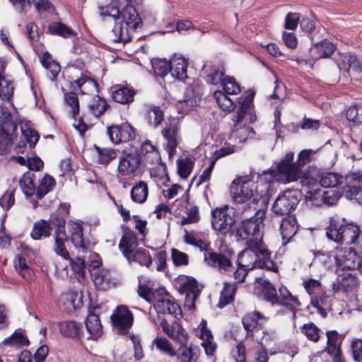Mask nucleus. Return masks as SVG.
Wrapping results in <instances>:
<instances>
[{"label":"nucleus","instance_id":"43","mask_svg":"<svg viewBox=\"0 0 362 362\" xmlns=\"http://www.w3.org/2000/svg\"><path fill=\"white\" fill-rule=\"evenodd\" d=\"M14 267L16 272L27 281L34 279L35 273L33 269L28 264L26 259L18 256L14 260Z\"/></svg>","mask_w":362,"mask_h":362},{"label":"nucleus","instance_id":"26","mask_svg":"<svg viewBox=\"0 0 362 362\" xmlns=\"http://www.w3.org/2000/svg\"><path fill=\"white\" fill-rule=\"evenodd\" d=\"M71 87L74 90L78 89L81 94L93 93L98 92L99 88L96 81L85 74H81L80 78L74 80Z\"/></svg>","mask_w":362,"mask_h":362},{"label":"nucleus","instance_id":"59","mask_svg":"<svg viewBox=\"0 0 362 362\" xmlns=\"http://www.w3.org/2000/svg\"><path fill=\"white\" fill-rule=\"evenodd\" d=\"M346 116L347 119L354 124H362V104L350 107L346 111Z\"/></svg>","mask_w":362,"mask_h":362},{"label":"nucleus","instance_id":"44","mask_svg":"<svg viewBox=\"0 0 362 362\" xmlns=\"http://www.w3.org/2000/svg\"><path fill=\"white\" fill-rule=\"evenodd\" d=\"M163 112L159 106L149 105L145 114V119L149 126L157 128L163 120Z\"/></svg>","mask_w":362,"mask_h":362},{"label":"nucleus","instance_id":"49","mask_svg":"<svg viewBox=\"0 0 362 362\" xmlns=\"http://www.w3.org/2000/svg\"><path fill=\"white\" fill-rule=\"evenodd\" d=\"M54 251L57 255L61 256L64 259H70V255L66 248L65 243L67 241V235L66 233H59L54 234Z\"/></svg>","mask_w":362,"mask_h":362},{"label":"nucleus","instance_id":"47","mask_svg":"<svg viewBox=\"0 0 362 362\" xmlns=\"http://www.w3.org/2000/svg\"><path fill=\"white\" fill-rule=\"evenodd\" d=\"M34 179L35 175L32 173L27 172L23 175L19 181L21 189L27 197H30L37 192Z\"/></svg>","mask_w":362,"mask_h":362},{"label":"nucleus","instance_id":"5","mask_svg":"<svg viewBox=\"0 0 362 362\" xmlns=\"http://www.w3.org/2000/svg\"><path fill=\"white\" fill-rule=\"evenodd\" d=\"M254 216L241 221L236 229L237 241H246L247 243L264 244L262 229L264 228V211L257 209Z\"/></svg>","mask_w":362,"mask_h":362},{"label":"nucleus","instance_id":"18","mask_svg":"<svg viewBox=\"0 0 362 362\" xmlns=\"http://www.w3.org/2000/svg\"><path fill=\"white\" fill-rule=\"evenodd\" d=\"M327 346L324 350L329 356H332L335 361L341 360V345L344 337L339 334L336 330L326 332Z\"/></svg>","mask_w":362,"mask_h":362},{"label":"nucleus","instance_id":"1","mask_svg":"<svg viewBox=\"0 0 362 362\" xmlns=\"http://www.w3.org/2000/svg\"><path fill=\"white\" fill-rule=\"evenodd\" d=\"M230 194L233 202L240 204L236 210L243 216L252 215L258 209L260 196L252 182L243 181L240 177L234 180L230 185Z\"/></svg>","mask_w":362,"mask_h":362},{"label":"nucleus","instance_id":"7","mask_svg":"<svg viewBox=\"0 0 362 362\" xmlns=\"http://www.w3.org/2000/svg\"><path fill=\"white\" fill-rule=\"evenodd\" d=\"M223 90H216L214 97L216 103L223 111L231 112L235 107V102L229 95H236L241 91L240 85L232 76H226L221 84Z\"/></svg>","mask_w":362,"mask_h":362},{"label":"nucleus","instance_id":"12","mask_svg":"<svg viewBox=\"0 0 362 362\" xmlns=\"http://www.w3.org/2000/svg\"><path fill=\"white\" fill-rule=\"evenodd\" d=\"M179 130V120L175 117L169 119L162 130V135L166 141L165 150L170 158L175 155L176 148L180 141Z\"/></svg>","mask_w":362,"mask_h":362},{"label":"nucleus","instance_id":"22","mask_svg":"<svg viewBox=\"0 0 362 362\" xmlns=\"http://www.w3.org/2000/svg\"><path fill=\"white\" fill-rule=\"evenodd\" d=\"M201 355L200 348L194 344L187 345V342L180 344L176 351L179 362H197Z\"/></svg>","mask_w":362,"mask_h":362},{"label":"nucleus","instance_id":"35","mask_svg":"<svg viewBox=\"0 0 362 362\" xmlns=\"http://www.w3.org/2000/svg\"><path fill=\"white\" fill-rule=\"evenodd\" d=\"M52 227L50 223L45 219H40L34 223L30 236L33 240H40L51 235Z\"/></svg>","mask_w":362,"mask_h":362},{"label":"nucleus","instance_id":"51","mask_svg":"<svg viewBox=\"0 0 362 362\" xmlns=\"http://www.w3.org/2000/svg\"><path fill=\"white\" fill-rule=\"evenodd\" d=\"M64 99L66 106L71 108L70 114L72 118H75L79 113V100L74 91L66 92L64 94Z\"/></svg>","mask_w":362,"mask_h":362},{"label":"nucleus","instance_id":"28","mask_svg":"<svg viewBox=\"0 0 362 362\" xmlns=\"http://www.w3.org/2000/svg\"><path fill=\"white\" fill-rule=\"evenodd\" d=\"M135 90L129 86L117 85L112 93L114 101L121 104H129L134 101Z\"/></svg>","mask_w":362,"mask_h":362},{"label":"nucleus","instance_id":"62","mask_svg":"<svg viewBox=\"0 0 362 362\" xmlns=\"http://www.w3.org/2000/svg\"><path fill=\"white\" fill-rule=\"evenodd\" d=\"M153 69L157 76H165L170 69V61L165 59H155L151 62Z\"/></svg>","mask_w":362,"mask_h":362},{"label":"nucleus","instance_id":"42","mask_svg":"<svg viewBox=\"0 0 362 362\" xmlns=\"http://www.w3.org/2000/svg\"><path fill=\"white\" fill-rule=\"evenodd\" d=\"M360 232L361 230L358 225L354 223H346L344 228V233H342L343 235L340 243L348 245L356 243L357 238L359 237Z\"/></svg>","mask_w":362,"mask_h":362},{"label":"nucleus","instance_id":"13","mask_svg":"<svg viewBox=\"0 0 362 362\" xmlns=\"http://www.w3.org/2000/svg\"><path fill=\"white\" fill-rule=\"evenodd\" d=\"M233 252L228 251L227 254L223 255L212 250H208L204 254L205 263L212 267L217 269L221 273L230 275L233 272V265L230 259Z\"/></svg>","mask_w":362,"mask_h":362},{"label":"nucleus","instance_id":"57","mask_svg":"<svg viewBox=\"0 0 362 362\" xmlns=\"http://www.w3.org/2000/svg\"><path fill=\"white\" fill-rule=\"evenodd\" d=\"M15 132L0 128V154L9 151L12 145V136Z\"/></svg>","mask_w":362,"mask_h":362},{"label":"nucleus","instance_id":"33","mask_svg":"<svg viewBox=\"0 0 362 362\" xmlns=\"http://www.w3.org/2000/svg\"><path fill=\"white\" fill-rule=\"evenodd\" d=\"M40 62L43 67L49 71V74L47 76L52 81H54L61 71L59 64L54 60L51 54L47 52L42 54L40 58Z\"/></svg>","mask_w":362,"mask_h":362},{"label":"nucleus","instance_id":"19","mask_svg":"<svg viewBox=\"0 0 362 362\" xmlns=\"http://www.w3.org/2000/svg\"><path fill=\"white\" fill-rule=\"evenodd\" d=\"M111 320L113 325L119 330L125 331L132 325L133 315L127 307L120 305L111 315Z\"/></svg>","mask_w":362,"mask_h":362},{"label":"nucleus","instance_id":"64","mask_svg":"<svg viewBox=\"0 0 362 362\" xmlns=\"http://www.w3.org/2000/svg\"><path fill=\"white\" fill-rule=\"evenodd\" d=\"M350 351L356 362H362V339H353L350 344Z\"/></svg>","mask_w":362,"mask_h":362},{"label":"nucleus","instance_id":"38","mask_svg":"<svg viewBox=\"0 0 362 362\" xmlns=\"http://www.w3.org/2000/svg\"><path fill=\"white\" fill-rule=\"evenodd\" d=\"M0 128L6 129L10 132H16L17 122L15 116L5 105H0Z\"/></svg>","mask_w":362,"mask_h":362},{"label":"nucleus","instance_id":"46","mask_svg":"<svg viewBox=\"0 0 362 362\" xmlns=\"http://www.w3.org/2000/svg\"><path fill=\"white\" fill-rule=\"evenodd\" d=\"M13 81L0 74V98L10 101L14 93Z\"/></svg>","mask_w":362,"mask_h":362},{"label":"nucleus","instance_id":"25","mask_svg":"<svg viewBox=\"0 0 362 362\" xmlns=\"http://www.w3.org/2000/svg\"><path fill=\"white\" fill-rule=\"evenodd\" d=\"M346 223L344 219L332 217L329 226L326 228L327 238L337 243H340Z\"/></svg>","mask_w":362,"mask_h":362},{"label":"nucleus","instance_id":"24","mask_svg":"<svg viewBox=\"0 0 362 362\" xmlns=\"http://www.w3.org/2000/svg\"><path fill=\"white\" fill-rule=\"evenodd\" d=\"M337 279L333 283V289L335 291H349L355 287L357 284L356 274L350 271L337 272Z\"/></svg>","mask_w":362,"mask_h":362},{"label":"nucleus","instance_id":"60","mask_svg":"<svg viewBox=\"0 0 362 362\" xmlns=\"http://www.w3.org/2000/svg\"><path fill=\"white\" fill-rule=\"evenodd\" d=\"M301 332L313 342H317L320 339V329L313 322L305 324L301 328Z\"/></svg>","mask_w":362,"mask_h":362},{"label":"nucleus","instance_id":"4","mask_svg":"<svg viewBox=\"0 0 362 362\" xmlns=\"http://www.w3.org/2000/svg\"><path fill=\"white\" fill-rule=\"evenodd\" d=\"M138 293L147 302H154V308L158 313L169 314L176 319L182 317L181 308L168 296V293L163 288L153 290L145 284H139Z\"/></svg>","mask_w":362,"mask_h":362},{"label":"nucleus","instance_id":"56","mask_svg":"<svg viewBox=\"0 0 362 362\" xmlns=\"http://www.w3.org/2000/svg\"><path fill=\"white\" fill-rule=\"evenodd\" d=\"M48 30L50 33L62 36L64 37L75 35V33L73 30L68 28L66 25L61 22L52 23L49 25Z\"/></svg>","mask_w":362,"mask_h":362},{"label":"nucleus","instance_id":"54","mask_svg":"<svg viewBox=\"0 0 362 362\" xmlns=\"http://www.w3.org/2000/svg\"><path fill=\"white\" fill-rule=\"evenodd\" d=\"M156 349L162 353L170 357L175 356L176 351L174 349L172 343L165 338L157 337L153 341Z\"/></svg>","mask_w":362,"mask_h":362},{"label":"nucleus","instance_id":"31","mask_svg":"<svg viewBox=\"0 0 362 362\" xmlns=\"http://www.w3.org/2000/svg\"><path fill=\"white\" fill-rule=\"evenodd\" d=\"M266 320V317L258 311L247 313L243 317L242 322L247 332V335L261 328L262 322L259 320Z\"/></svg>","mask_w":362,"mask_h":362},{"label":"nucleus","instance_id":"32","mask_svg":"<svg viewBox=\"0 0 362 362\" xmlns=\"http://www.w3.org/2000/svg\"><path fill=\"white\" fill-rule=\"evenodd\" d=\"M280 230L283 240L288 242L298 230V223L296 218L288 216L283 218L280 226Z\"/></svg>","mask_w":362,"mask_h":362},{"label":"nucleus","instance_id":"63","mask_svg":"<svg viewBox=\"0 0 362 362\" xmlns=\"http://www.w3.org/2000/svg\"><path fill=\"white\" fill-rule=\"evenodd\" d=\"M193 168V163L189 158L179 159L177 160V172L182 178H187L191 173Z\"/></svg>","mask_w":362,"mask_h":362},{"label":"nucleus","instance_id":"30","mask_svg":"<svg viewBox=\"0 0 362 362\" xmlns=\"http://www.w3.org/2000/svg\"><path fill=\"white\" fill-rule=\"evenodd\" d=\"M187 60L182 57H173L170 60L171 75L179 80H184L187 78Z\"/></svg>","mask_w":362,"mask_h":362},{"label":"nucleus","instance_id":"45","mask_svg":"<svg viewBox=\"0 0 362 362\" xmlns=\"http://www.w3.org/2000/svg\"><path fill=\"white\" fill-rule=\"evenodd\" d=\"M195 105H197V99L194 90L192 87H187L183 99L178 101L177 108L180 110L181 112L187 113Z\"/></svg>","mask_w":362,"mask_h":362},{"label":"nucleus","instance_id":"53","mask_svg":"<svg viewBox=\"0 0 362 362\" xmlns=\"http://www.w3.org/2000/svg\"><path fill=\"white\" fill-rule=\"evenodd\" d=\"M98 158V163L103 165H107L111 160L115 159L117 156V151L112 148H100L95 146Z\"/></svg>","mask_w":362,"mask_h":362},{"label":"nucleus","instance_id":"34","mask_svg":"<svg viewBox=\"0 0 362 362\" xmlns=\"http://www.w3.org/2000/svg\"><path fill=\"white\" fill-rule=\"evenodd\" d=\"M109 105L105 99L99 96H93L88 104V110L90 115L95 118H99L107 110Z\"/></svg>","mask_w":362,"mask_h":362},{"label":"nucleus","instance_id":"3","mask_svg":"<svg viewBox=\"0 0 362 362\" xmlns=\"http://www.w3.org/2000/svg\"><path fill=\"white\" fill-rule=\"evenodd\" d=\"M247 247L238 255L237 264L251 270L255 267L278 272V267L271 259L264 244L247 243Z\"/></svg>","mask_w":362,"mask_h":362},{"label":"nucleus","instance_id":"48","mask_svg":"<svg viewBox=\"0 0 362 362\" xmlns=\"http://www.w3.org/2000/svg\"><path fill=\"white\" fill-rule=\"evenodd\" d=\"M237 288L236 283H223V288L221 292L219 300L220 307H223L234 300Z\"/></svg>","mask_w":362,"mask_h":362},{"label":"nucleus","instance_id":"27","mask_svg":"<svg viewBox=\"0 0 362 362\" xmlns=\"http://www.w3.org/2000/svg\"><path fill=\"white\" fill-rule=\"evenodd\" d=\"M201 335L202 339L201 345L204 349L206 356H212L216 350L217 345L214 341V337L211 332L206 328V321L202 320L201 322Z\"/></svg>","mask_w":362,"mask_h":362},{"label":"nucleus","instance_id":"2","mask_svg":"<svg viewBox=\"0 0 362 362\" xmlns=\"http://www.w3.org/2000/svg\"><path fill=\"white\" fill-rule=\"evenodd\" d=\"M115 23L111 33L110 40L115 43H126L132 38L133 33L142 25L141 20L136 8L132 5H127L122 8L119 17Z\"/></svg>","mask_w":362,"mask_h":362},{"label":"nucleus","instance_id":"61","mask_svg":"<svg viewBox=\"0 0 362 362\" xmlns=\"http://www.w3.org/2000/svg\"><path fill=\"white\" fill-rule=\"evenodd\" d=\"M108 272H99L94 274V283L100 289L106 290L113 283L110 281Z\"/></svg>","mask_w":362,"mask_h":362},{"label":"nucleus","instance_id":"17","mask_svg":"<svg viewBox=\"0 0 362 362\" xmlns=\"http://www.w3.org/2000/svg\"><path fill=\"white\" fill-rule=\"evenodd\" d=\"M107 134L110 140L115 144L132 141L136 136L135 129L129 123L108 127Z\"/></svg>","mask_w":362,"mask_h":362},{"label":"nucleus","instance_id":"8","mask_svg":"<svg viewBox=\"0 0 362 362\" xmlns=\"http://www.w3.org/2000/svg\"><path fill=\"white\" fill-rule=\"evenodd\" d=\"M235 211L228 206L216 208L211 211V226L214 230L226 235L233 233V226L236 221Z\"/></svg>","mask_w":362,"mask_h":362},{"label":"nucleus","instance_id":"58","mask_svg":"<svg viewBox=\"0 0 362 362\" xmlns=\"http://www.w3.org/2000/svg\"><path fill=\"white\" fill-rule=\"evenodd\" d=\"M315 48L318 54L317 57L326 58L329 57L333 53L334 50V45L333 43L325 40L316 43Z\"/></svg>","mask_w":362,"mask_h":362},{"label":"nucleus","instance_id":"29","mask_svg":"<svg viewBox=\"0 0 362 362\" xmlns=\"http://www.w3.org/2000/svg\"><path fill=\"white\" fill-rule=\"evenodd\" d=\"M69 232L70 238L76 248L86 249V245L83 239V227L77 221H69L68 222Z\"/></svg>","mask_w":362,"mask_h":362},{"label":"nucleus","instance_id":"15","mask_svg":"<svg viewBox=\"0 0 362 362\" xmlns=\"http://www.w3.org/2000/svg\"><path fill=\"white\" fill-rule=\"evenodd\" d=\"M306 199L310 200L313 205L320 206L322 204L327 206H334L337 204L341 193L337 189L314 190L307 192Z\"/></svg>","mask_w":362,"mask_h":362},{"label":"nucleus","instance_id":"6","mask_svg":"<svg viewBox=\"0 0 362 362\" xmlns=\"http://www.w3.org/2000/svg\"><path fill=\"white\" fill-rule=\"evenodd\" d=\"M279 295L276 288L272 285L265 290H262L264 299L272 305H279L286 307L292 313V317H296V312L300 303L296 296L292 295L288 289L284 285L279 288Z\"/></svg>","mask_w":362,"mask_h":362},{"label":"nucleus","instance_id":"20","mask_svg":"<svg viewBox=\"0 0 362 362\" xmlns=\"http://www.w3.org/2000/svg\"><path fill=\"white\" fill-rule=\"evenodd\" d=\"M179 291L185 295V306L189 310L194 308L195 301L201 292L197 281L189 279L180 286Z\"/></svg>","mask_w":362,"mask_h":362},{"label":"nucleus","instance_id":"55","mask_svg":"<svg viewBox=\"0 0 362 362\" xmlns=\"http://www.w3.org/2000/svg\"><path fill=\"white\" fill-rule=\"evenodd\" d=\"M20 126L22 135L24 136L27 142L29 144L30 147H34L39 139L38 134L36 131L33 129L26 122H21Z\"/></svg>","mask_w":362,"mask_h":362},{"label":"nucleus","instance_id":"52","mask_svg":"<svg viewBox=\"0 0 362 362\" xmlns=\"http://www.w3.org/2000/svg\"><path fill=\"white\" fill-rule=\"evenodd\" d=\"M55 185L54 179L50 175H45L42 180L37 189L36 197L37 199H42L48 192L52 190Z\"/></svg>","mask_w":362,"mask_h":362},{"label":"nucleus","instance_id":"37","mask_svg":"<svg viewBox=\"0 0 362 362\" xmlns=\"http://www.w3.org/2000/svg\"><path fill=\"white\" fill-rule=\"evenodd\" d=\"M30 344L28 337L23 332L16 330L10 337L6 338L2 341L3 346L13 347L16 349H21Z\"/></svg>","mask_w":362,"mask_h":362},{"label":"nucleus","instance_id":"14","mask_svg":"<svg viewBox=\"0 0 362 362\" xmlns=\"http://www.w3.org/2000/svg\"><path fill=\"white\" fill-rule=\"evenodd\" d=\"M337 66L340 70L347 72L351 80L362 79V64L356 55L351 53L341 54Z\"/></svg>","mask_w":362,"mask_h":362},{"label":"nucleus","instance_id":"40","mask_svg":"<svg viewBox=\"0 0 362 362\" xmlns=\"http://www.w3.org/2000/svg\"><path fill=\"white\" fill-rule=\"evenodd\" d=\"M148 187L144 181H138L131 189V198L136 203H144L148 198Z\"/></svg>","mask_w":362,"mask_h":362},{"label":"nucleus","instance_id":"39","mask_svg":"<svg viewBox=\"0 0 362 362\" xmlns=\"http://www.w3.org/2000/svg\"><path fill=\"white\" fill-rule=\"evenodd\" d=\"M86 327L87 331L90 334V338L95 340L102 335V325L99 317L94 314L90 313L86 319Z\"/></svg>","mask_w":362,"mask_h":362},{"label":"nucleus","instance_id":"11","mask_svg":"<svg viewBox=\"0 0 362 362\" xmlns=\"http://www.w3.org/2000/svg\"><path fill=\"white\" fill-rule=\"evenodd\" d=\"M334 259L337 272L358 270L362 273V259L351 247H345L337 252Z\"/></svg>","mask_w":362,"mask_h":362},{"label":"nucleus","instance_id":"16","mask_svg":"<svg viewBox=\"0 0 362 362\" xmlns=\"http://www.w3.org/2000/svg\"><path fill=\"white\" fill-rule=\"evenodd\" d=\"M141 163V156L139 153H125L119 159L118 173L122 176H135L139 171Z\"/></svg>","mask_w":362,"mask_h":362},{"label":"nucleus","instance_id":"10","mask_svg":"<svg viewBox=\"0 0 362 362\" xmlns=\"http://www.w3.org/2000/svg\"><path fill=\"white\" fill-rule=\"evenodd\" d=\"M294 153H287L276 164V169L279 174L277 180L284 184L297 181L301 176L300 170L296 162L293 161Z\"/></svg>","mask_w":362,"mask_h":362},{"label":"nucleus","instance_id":"21","mask_svg":"<svg viewBox=\"0 0 362 362\" xmlns=\"http://www.w3.org/2000/svg\"><path fill=\"white\" fill-rule=\"evenodd\" d=\"M139 242L136 234L130 230H125L120 239L118 247L127 259L138 249Z\"/></svg>","mask_w":362,"mask_h":362},{"label":"nucleus","instance_id":"36","mask_svg":"<svg viewBox=\"0 0 362 362\" xmlns=\"http://www.w3.org/2000/svg\"><path fill=\"white\" fill-rule=\"evenodd\" d=\"M60 333L69 338L80 337L82 325L74 321L62 322L58 325Z\"/></svg>","mask_w":362,"mask_h":362},{"label":"nucleus","instance_id":"50","mask_svg":"<svg viewBox=\"0 0 362 362\" xmlns=\"http://www.w3.org/2000/svg\"><path fill=\"white\" fill-rule=\"evenodd\" d=\"M132 257H129L127 260L131 262H135L139 263L141 266H146L148 267L152 263V259L148 251L144 248H138L132 255Z\"/></svg>","mask_w":362,"mask_h":362},{"label":"nucleus","instance_id":"9","mask_svg":"<svg viewBox=\"0 0 362 362\" xmlns=\"http://www.w3.org/2000/svg\"><path fill=\"white\" fill-rule=\"evenodd\" d=\"M300 197V192L297 189L284 190L276 199L272 206L273 212L278 216L288 214L296 208Z\"/></svg>","mask_w":362,"mask_h":362},{"label":"nucleus","instance_id":"23","mask_svg":"<svg viewBox=\"0 0 362 362\" xmlns=\"http://www.w3.org/2000/svg\"><path fill=\"white\" fill-rule=\"evenodd\" d=\"M161 327L163 332L173 341L180 344L187 341L188 335L178 322H174L170 324L166 320H163Z\"/></svg>","mask_w":362,"mask_h":362},{"label":"nucleus","instance_id":"41","mask_svg":"<svg viewBox=\"0 0 362 362\" xmlns=\"http://www.w3.org/2000/svg\"><path fill=\"white\" fill-rule=\"evenodd\" d=\"M343 182L344 177L337 173L325 172L320 175V183L323 187L333 189L337 187Z\"/></svg>","mask_w":362,"mask_h":362}]
</instances>
